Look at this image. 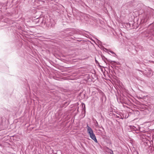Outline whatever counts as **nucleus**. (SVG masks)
<instances>
[{
	"mask_svg": "<svg viewBox=\"0 0 154 154\" xmlns=\"http://www.w3.org/2000/svg\"><path fill=\"white\" fill-rule=\"evenodd\" d=\"M87 132L89 134L91 138L95 142L97 143V140L96 136L94 133L92 129L89 127L88 125L87 126Z\"/></svg>",
	"mask_w": 154,
	"mask_h": 154,
	"instance_id": "1",
	"label": "nucleus"
}]
</instances>
